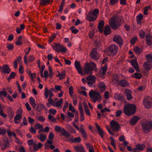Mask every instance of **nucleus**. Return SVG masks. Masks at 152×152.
Masks as SVG:
<instances>
[{
  "mask_svg": "<svg viewBox=\"0 0 152 152\" xmlns=\"http://www.w3.org/2000/svg\"><path fill=\"white\" fill-rule=\"evenodd\" d=\"M121 18L117 15H115L109 20V24L114 30L119 28L121 25Z\"/></svg>",
  "mask_w": 152,
  "mask_h": 152,
  "instance_id": "obj_1",
  "label": "nucleus"
},
{
  "mask_svg": "<svg viewBox=\"0 0 152 152\" xmlns=\"http://www.w3.org/2000/svg\"><path fill=\"white\" fill-rule=\"evenodd\" d=\"M136 107L135 105L128 104L124 107V112L125 115L129 116L134 114L135 112Z\"/></svg>",
  "mask_w": 152,
  "mask_h": 152,
  "instance_id": "obj_2",
  "label": "nucleus"
},
{
  "mask_svg": "<svg viewBox=\"0 0 152 152\" xmlns=\"http://www.w3.org/2000/svg\"><path fill=\"white\" fill-rule=\"evenodd\" d=\"M106 50L108 55L113 56L117 54L118 47L116 45L112 44L107 48Z\"/></svg>",
  "mask_w": 152,
  "mask_h": 152,
  "instance_id": "obj_3",
  "label": "nucleus"
},
{
  "mask_svg": "<svg viewBox=\"0 0 152 152\" xmlns=\"http://www.w3.org/2000/svg\"><path fill=\"white\" fill-rule=\"evenodd\" d=\"M89 95L93 102H95L97 101L99 102H100L101 97L98 92L91 91Z\"/></svg>",
  "mask_w": 152,
  "mask_h": 152,
  "instance_id": "obj_4",
  "label": "nucleus"
},
{
  "mask_svg": "<svg viewBox=\"0 0 152 152\" xmlns=\"http://www.w3.org/2000/svg\"><path fill=\"white\" fill-rule=\"evenodd\" d=\"M51 46L56 52L65 53L67 51V48L60 44L54 43V45H52Z\"/></svg>",
  "mask_w": 152,
  "mask_h": 152,
  "instance_id": "obj_5",
  "label": "nucleus"
},
{
  "mask_svg": "<svg viewBox=\"0 0 152 152\" xmlns=\"http://www.w3.org/2000/svg\"><path fill=\"white\" fill-rule=\"evenodd\" d=\"M143 132L145 133L149 132L152 129V122L147 121L142 124Z\"/></svg>",
  "mask_w": 152,
  "mask_h": 152,
  "instance_id": "obj_6",
  "label": "nucleus"
},
{
  "mask_svg": "<svg viewBox=\"0 0 152 152\" xmlns=\"http://www.w3.org/2000/svg\"><path fill=\"white\" fill-rule=\"evenodd\" d=\"M143 104L146 108H149L152 106V98L149 96L145 97L143 100Z\"/></svg>",
  "mask_w": 152,
  "mask_h": 152,
  "instance_id": "obj_7",
  "label": "nucleus"
},
{
  "mask_svg": "<svg viewBox=\"0 0 152 152\" xmlns=\"http://www.w3.org/2000/svg\"><path fill=\"white\" fill-rule=\"evenodd\" d=\"M55 129L57 132L61 133L60 134L61 136H67L69 135V133L64 128L60 126L56 125L55 126Z\"/></svg>",
  "mask_w": 152,
  "mask_h": 152,
  "instance_id": "obj_8",
  "label": "nucleus"
},
{
  "mask_svg": "<svg viewBox=\"0 0 152 152\" xmlns=\"http://www.w3.org/2000/svg\"><path fill=\"white\" fill-rule=\"evenodd\" d=\"M110 126L114 132H118L120 129V125L116 121H111L110 122Z\"/></svg>",
  "mask_w": 152,
  "mask_h": 152,
  "instance_id": "obj_9",
  "label": "nucleus"
},
{
  "mask_svg": "<svg viewBox=\"0 0 152 152\" xmlns=\"http://www.w3.org/2000/svg\"><path fill=\"white\" fill-rule=\"evenodd\" d=\"M113 41L119 45H121L123 43L122 37L119 35H114L113 38Z\"/></svg>",
  "mask_w": 152,
  "mask_h": 152,
  "instance_id": "obj_10",
  "label": "nucleus"
},
{
  "mask_svg": "<svg viewBox=\"0 0 152 152\" xmlns=\"http://www.w3.org/2000/svg\"><path fill=\"white\" fill-rule=\"evenodd\" d=\"M90 56L91 58L94 60H96L99 58V55L94 48H93L90 53Z\"/></svg>",
  "mask_w": 152,
  "mask_h": 152,
  "instance_id": "obj_11",
  "label": "nucleus"
},
{
  "mask_svg": "<svg viewBox=\"0 0 152 152\" xmlns=\"http://www.w3.org/2000/svg\"><path fill=\"white\" fill-rule=\"evenodd\" d=\"M75 66L78 73L81 75H83V73L80 62L77 61H75Z\"/></svg>",
  "mask_w": 152,
  "mask_h": 152,
  "instance_id": "obj_12",
  "label": "nucleus"
},
{
  "mask_svg": "<svg viewBox=\"0 0 152 152\" xmlns=\"http://www.w3.org/2000/svg\"><path fill=\"white\" fill-rule=\"evenodd\" d=\"M88 81L87 82L88 84L91 86L96 81V78L94 76L90 75L86 78Z\"/></svg>",
  "mask_w": 152,
  "mask_h": 152,
  "instance_id": "obj_13",
  "label": "nucleus"
},
{
  "mask_svg": "<svg viewBox=\"0 0 152 152\" xmlns=\"http://www.w3.org/2000/svg\"><path fill=\"white\" fill-rule=\"evenodd\" d=\"M84 71L85 73L90 74L92 73L93 69L88 63H86L84 66Z\"/></svg>",
  "mask_w": 152,
  "mask_h": 152,
  "instance_id": "obj_14",
  "label": "nucleus"
},
{
  "mask_svg": "<svg viewBox=\"0 0 152 152\" xmlns=\"http://www.w3.org/2000/svg\"><path fill=\"white\" fill-rule=\"evenodd\" d=\"M44 94L45 96V98L47 99L49 94V98H51L53 96V94L52 93V91L51 90H48L47 87H46L45 89Z\"/></svg>",
  "mask_w": 152,
  "mask_h": 152,
  "instance_id": "obj_15",
  "label": "nucleus"
},
{
  "mask_svg": "<svg viewBox=\"0 0 152 152\" xmlns=\"http://www.w3.org/2000/svg\"><path fill=\"white\" fill-rule=\"evenodd\" d=\"M0 70L3 73L9 74L11 71V70L9 67L7 65H5L2 67H0Z\"/></svg>",
  "mask_w": 152,
  "mask_h": 152,
  "instance_id": "obj_16",
  "label": "nucleus"
},
{
  "mask_svg": "<svg viewBox=\"0 0 152 152\" xmlns=\"http://www.w3.org/2000/svg\"><path fill=\"white\" fill-rule=\"evenodd\" d=\"M96 17L94 16L91 12H90L89 14L86 16V19L88 21L93 22L96 19Z\"/></svg>",
  "mask_w": 152,
  "mask_h": 152,
  "instance_id": "obj_17",
  "label": "nucleus"
},
{
  "mask_svg": "<svg viewBox=\"0 0 152 152\" xmlns=\"http://www.w3.org/2000/svg\"><path fill=\"white\" fill-rule=\"evenodd\" d=\"M130 63L132 66L134 68L137 72H139L140 71V70L138 66V64L136 61L134 60H132L131 61Z\"/></svg>",
  "mask_w": 152,
  "mask_h": 152,
  "instance_id": "obj_18",
  "label": "nucleus"
},
{
  "mask_svg": "<svg viewBox=\"0 0 152 152\" xmlns=\"http://www.w3.org/2000/svg\"><path fill=\"white\" fill-rule=\"evenodd\" d=\"M95 126L96 127L97 130L100 136L101 137L103 138L104 134V131L98 124L96 123L95 124Z\"/></svg>",
  "mask_w": 152,
  "mask_h": 152,
  "instance_id": "obj_19",
  "label": "nucleus"
},
{
  "mask_svg": "<svg viewBox=\"0 0 152 152\" xmlns=\"http://www.w3.org/2000/svg\"><path fill=\"white\" fill-rule=\"evenodd\" d=\"M119 85L122 87H126L129 86V83L125 80H122L118 82Z\"/></svg>",
  "mask_w": 152,
  "mask_h": 152,
  "instance_id": "obj_20",
  "label": "nucleus"
},
{
  "mask_svg": "<svg viewBox=\"0 0 152 152\" xmlns=\"http://www.w3.org/2000/svg\"><path fill=\"white\" fill-rule=\"evenodd\" d=\"M22 119L21 114H19L16 115L14 118V121L16 124H18Z\"/></svg>",
  "mask_w": 152,
  "mask_h": 152,
  "instance_id": "obj_21",
  "label": "nucleus"
},
{
  "mask_svg": "<svg viewBox=\"0 0 152 152\" xmlns=\"http://www.w3.org/2000/svg\"><path fill=\"white\" fill-rule=\"evenodd\" d=\"M63 102V99H60L59 100L57 101L56 102H55L54 103V105L53 106L56 107L57 108H59L61 109L62 107L61 104Z\"/></svg>",
  "mask_w": 152,
  "mask_h": 152,
  "instance_id": "obj_22",
  "label": "nucleus"
},
{
  "mask_svg": "<svg viewBox=\"0 0 152 152\" xmlns=\"http://www.w3.org/2000/svg\"><path fill=\"white\" fill-rule=\"evenodd\" d=\"M151 63L147 61L143 63V66L144 69L146 71H149L151 67Z\"/></svg>",
  "mask_w": 152,
  "mask_h": 152,
  "instance_id": "obj_23",
  "label": "nucleus"
},
{
  "mask_svg": "<svg viewBox=\"0 0 152 152\" xmlns=\"http://www.w3.org/2000/svg\"><path fill=\"white\" fill-rule=\"evenodd\" d=\"M140 118L138 117L133 116L131 119L130 123L132 125H135L137 122Z\"/></svg>",
  "mask_w": 152,
  "mask_h": 152,
  "instance_id": "obj_24",
  "label": "nucleus"
},
{
  "mask_svg": "<svg viewBox=\"0 0 152 152\" xmlns=\"http://www.w3.org/2000/svg\"><path fill=\"white\" fill-rule=\"evenodd\" d=\"M31 48L30 47H29L28 49L26 48L25 50V55L24 57V62L25 63L27 64V55L29 54V52L31 51Z\"/></svg>",
  "mask_w": 152,
  "mask_h": 152,
  "instance_id": "obj_25",
  "label": "nucleus"
},
{
  "mask_svg": "<svg viewBox=\"0 0 152 152\" xmlns=\"http://www.w3.org/2000/svg\"><path fill=\"white\" fill-rule=\"evenodd\" d=\"M74 147L77 152H86L84 148L82 145L74 146Z\"/></svg>",
  "mask_w": 152,
  "mask_h": 152,
  "instance_id": "obj_26",
  "label": "nucleus"
},
{
  "mask_svg": "<svg viewBox=\"0 0 152 152\" xmlns=\"http://www.w3.org/2000/svg\"><path fill=\"white\" fill-rule=\"evenodd\" d=\"M104 25V22L103 20H101L99 23L98 28L100 33L103 32V28Z\"/></svg>",
  "mask_w": 152,
  "mask_h": 152,
  "instance_id": "obj_27",
  "label": "nucleus"
},
{
  "mask_svg": "<svg viewBox=\"0 0 152 152\" xmlns=\"http://www.w3.org/2000/svg\"><path fill=\"white\" fill-rule=\"evenodd\" d=\"M37 107H35L36 110L37 111L40 112L44 108H45V106L42 104H37Z\"/></svg>",
  "mask_w": 152,
  "mask_h": 152,
  "instance_id": "obj_28",
  "label": "nucleus"
},
{
  "mask_svg": "<svg viewBox=\"0 0 152 152\" xmlns=\"http://www.w3.org/2000/svg\"><path fill=\"white\" fill-rule=\"evenodd\" d=\"M152 37H151L150 35L149 34H147L146 36V40L147 42V43L148 45H150L152 42Z\"/></svg>",
  "mask_w": 152,
  "mask_h": 152,
  "instance_id": "obj_29",
  "label": "nucleus"
},
{
  "mask_svg": "<svg viewBox=\"0 0 152 152\" xmlns=\"http://www.w3.org/2000/svg\"><path fill=\"white\" fill-rule=\"evenodd\" d=\"M111 30L110 26L107 25L105 27L104 33L105 35L109 34L111 33Z\"/></svg>",
  "mask_w": 152,
  "mask_h": 152,
  "instance_id": "obj_30",
  "label": "nucleus"
},
{
  "mask_svg": "<svg viewBox=\"0 0 152 152\" xmlns=\"http://www.w3.org/2000/svg\"><path fill=\"white\" fill-rule=\"evenodd\" d=\"M37 138L40 140L42 142H44L47 138V135L43 134H40L39 135L37 136Z\"/></svg>",
  "mask_w": 152,
  "mask_h": 152,
  "instance_id": "obj_31",
  "label": "nucleus"
},
{
  "mask_svg": "<svg viewBox=\"0 0 152 152\" xmlns=\"http://www.w3.org/2000/svg\"><path fill=\"white\" fill-rule=\"evenodd\" d=\"M70 141L73 143L77 142L79 143L81 141V139L80 137H76L75 138L72 137L70 139Z\"/></svg>",
  "mask_w": 152,
  "mask_h": 152,
  "instance_id": "obj_32",
  "label": "nucleus"
},
{
  "mask_svg": "<svg viewBox=\"0 0 152 152\" xmlns=\"http://www.w3.org/2000/svg\"><path fill=\"white\" fill-rule=\"evenodd\" d=\"M99 87L100 90L102 92L104 91L106 88V86L104 83L102 82H99Z\"/></svg>",
  "mask_w": 152,
  "mask_h": 152,
  "instance_id": "obj_33",
  "label": "nucleus"
},
{
  "mask_svg": "<svg viewBox=\"0 0 152 152\" xmlns=\"http://www.w3.org/2000/svg\"><path fill=\"white\" fill-rule=\"evenodd\" d=\"M83 105L84 106L85 112L86 114L87 115L90 116V115H91V113H90L88 105H87L86 103L85 102H83Z\"/></svg>",
  "mask_w": 152,
  "mask_h": 152,
  "instance_id": "obj_34",
  "label": "nucleus"
},
{
  "mask_svg": "<svg viewBox=\"0 0 152 152\" xmlns=\"http://www.w3.org/2000/svg\"><path fill=\"white\" fill-rule=\"evenodd\" d=\"M136 149L139 151H142L145 148V145L144 144H138L135 145Z\"/></svg>",
  "mask_w": 152,
  "mask_h": 152,
  "instance_id": "obj_35",
  "label": "nucleus"
},
{
  "mask_svg": "<svg viewBox=\"0 0 152 152\" xmlns=\"http://www.w3.org/2000/svg\"><path fill=\"white\" fill-rule=\"evenodd\" d=\"M29 100L30 104L31 106L34 109L36 105L34 99L32 97H31L30 98Z\"/></svg>",
  "mask_w": 152,
  "mask_h": 152,
  "instance_id": "obj_36",
  "label": "nucleus"
},
{
  "mask_svg": "<svg viewBox=\"0 0 152 152\" xmlns=\"http://www.w3.org/2000/svg\"><path fill=\"white\" fill-rule=\"evenodd\" d=\"M86 145L87 148L88 149L89 152H95L94 148L92 145L87 143Z\"/></svg>",
  "mask_w": 152,
  "mask_h": 152,
  "instance_id": "obj_37",
  "label": "nucleus"
},
{
  "mask_svg": "<svg viewBox=\"0 0 152 152\" xmlns=\"http://www.w3.org/2000/svg\"><path fill=\"white\" fill-rule=\"evenodd\" d=\"M22 37L20 35L18 37L17 41L15 42V44L17 45H21L23 44L22 41Z\"/></svg>",
  "mask_w": 152,
  "mask_h": 152,
  "instance_id": "obj_38",
  "label": "nucleus"
},
{
  "mask_svg": "<svg viewBox=\"0 0 152 152\" xmlns=\"http://www.w3.org/2000/svg\"><path fill=\"white\" fill-rule=\"evenodd\" d=\"M143 18V15L142 14H140L136 17L137 23L138 24H140L141 23V20Z\"/></svg>",
  "mask_w": 152,
  "mask_h": 152,
  "instance_id": "obj_39",
  "label": "nucleus"
},
{
  "mask_svg": "<svg viewBox=\"0 0 152 152\" xmlns=\"http://www.w3.org/2000/svg\"><path fill=\"white\" fill-rule=\"evenodd\" d=\"M132 77L137 79H140L142 77V75L139 73H135L132 75Z\"/></svg>",
  "mask_w": 152,
  "mask_h": 152,
  "instance_id": "obj_40",
  "label": "nucleus"
},
{
  "mask_svg": "<svg viewBox=\"0 0 152 152\" xmlns=\"http://www.w3.org/2000/svg\"><path fill=\"white\" fill-rule=\"evenodd\" d=\"M146 58L148 62L151 63L152 61V54L150 53L146 56Z\"/></svg>",
  "mask_w": 152,
  "mask_h": 152,
  "instance_id": "obj_41",
  "label": "nucleus"
},
{
  "mask_svg": "<svg viewBox=\"0 0 152 152\" xmlns=\"http://www.w3.org/2000/svg\"><path fill=\"white\" fill-rule=\"evenodd\" d=\"M53 142V141H51V140H48L45 145V148L46 149H48L49 148V145H51Z\"/></svg>",
  "mask_w": 152,
  "mask_h": 152,
  "instance_id": "obj_42",
  "label": "nucleus"
},
{
  "mask_svg": "<svg viewBox=\"0 0 152 152\" xmlns=\"http://www.w3.org/2000/svg\"><path fill=\"white\" fill-rule=\"evenodd\" d=\"M134 52L137 54H140L142 51V50L137 46L135 47L134 48Z\"/></svg>",
  "mask_w": 152,
  "mask_h": 152,
  "instance_id": "obj_43",
  "label": "nucleus"
},
{
  "mask_svg": "<svg viewBox=\"0 0 152 152\" xmlns=\"http://www.w3.org/2000/svg\"><path fill=\"white\" fill-rule=\"evenodd\" d=\"M107 66L106 64H105L104 66L101 68V72L102 73L103 75H104L105 74L107 71Z\"/></svg>",
  "mask_w": 152,
  "mask_h": 152,
  "instance_id": "obj_44",
  "label": "nucleus"
},
{
  "mask_svg": "<svg viewBox=\"0 0 152 152\" xmlns=\"http://www.w3.org/2000/svg\"><path fill=\"white\" fill-rule=\"evenodd\" d=\"M41 3L43 6H45L46 4H48L50 2H53V0H40Z\"/></svg>",
  "mask_w": 152,
  "mask_h": 152,
  "instance_id": "obj_45",
  "label": "nucleus"
},
{
  "mask_svg": "<svg viewBox=\"0 0 152 152\" xmlns=\"http://www.w3.org/2000/svg\"><path fill=\"white\" fill-rule=\"evenodd\" d=\"M48 118L49 120L51 121L52 122H54L56 121V118L51 115L49 114L48 115Z\"/></svg>",
  "mask_w": 152,
  "mask_h": 152,
  "instance_id": "obj_46",
  "label": "nucleus"
},
{
  "mask_svg": "<svg viewBox=\"0 0 152 152\" xmlns=\"http://www.w3.org/2000/svg\"><path fill=\"white\" fill-rule=\"evenodd\" d=\"M89 65L93 70H96V65L93 62L90 61Z\"/></svg>",
  "mask_w": 152,
  "mask_h": 152,
  "instance_id": "obj_47",
  "label": "nucleus"
},
{
  "mask_svg": "<svg viewBox=\"0 0 152 152\" xmlns=\"http://www.w3.org/2000/svg\"><path fill=\"white\" fill-rule=\"evenodd\" d=\"M61 75H60V77L59 78L60 80H62L64 79L66 75V72L64 70H62L61 73Z\"/></svg>",
  "mask_w": 152,
  "mask_h": 152,
  "instance_id": "obj_48",
  "label": "nucleus"
},
{
  "mask_svg": "<svg viewBox=\"0 0 152 152\" xmlns=\"http://www.w3.org/2000/svg\"><path fill=\"white\" fill-rule=\"evenodd\" d=\"M69 110L74 113H76V112H77L75 110L74 107L73 106L72 104H70L69 105Z\"/></svg>",
  "mask_w": 152,
  "mask_h": 152,
  "instance_id": "obj_49",
  "label": "nucleus"
},
{
  "mask_svg": "<svg viewBox=\"0 0 152 152\" xmlns=\"http://www.w3.org/2000/svg\"><path fill=\"white\" fill-rule=\"evenodd\" d=\"M99 12V10L98 9H95L94 10L92 13L94 16L96 17V18Z\"/></svg>",
  "mask_w": 152,
  "mask_h": 152,
  "instance_id": "obj_50",
  "label": "nucleus"
},
{
  "mask_svg": "<svg viewBox=\"0 0 152 152\" xmlns=\"http://www.w3.org/2000/svg\"><path fill=\"white\" fill-rule=\"evenodd\" d=\"M151 8V6H148L145 7H144V11L143 13L144 15H147L148 14L147 11Z\"/></svg>",
  "mask_w": 152,
  "mask_h": 152,
  "instance_id": "obj_51",
  "label": "nucleus"
},
{
  "mask_svg": "<svg viewBox=\"0 0 152 152\" xmlns=\"http://www.w3.org/2000/svg\"><path fill=\"white\" fill-rule=\"evenodd\" d=\"M70 30L72 31V32L74 34H77L79 31V30L75 28V27L72 26L70 28Z\"/></svg>",
  "mask_w": 152,
  "mask_h": 152,
  "instance_id": "obj_52",
  "label": "nucleus"
},
{
  "mask_svg": "<svg viewBox=\"0 0 152 152\" xmlns=\"http://www.w3.org/2000/svg\"><path fill=\"white\" fill-rule=\"evenodd\" d=\"M139 34L140 37L142 39L144 38L145 35V32L143 30H140L139 32Z\"/></svg>",
  "mask_w": 152,
  "mask_h": 152,
  "instance_id": "obj_53",
  "label": "nucleus"
},
{
  "mask_svg": "<svg viewBox=\"0 0 152 152\" xmlns=\"http://www.w3.org/2000/svg\"><path fill=\"white\" fill-rule=\"evenodd\" d=\"M80 132L81 133V134L82 135L83 138L85 140H86L87 137V133L85 130L80 131Z\"/></svg>",
  "mask_w": 152,
  "mask_h": 152,
  "instance_id": "obj_54",
  "label": "nucleus"
},
{
  "mask_svg": "<svg viewBox=\"0 0 152 152\" xmlns=\"http://www.w3.org/2000/svg\"><path fill=\"white\" fill-rule=\"evenodd\" d=\"M6 130L4 128H0V134L4 135L6 134Z\"/></svg>",
  "mask_w": 152,
  "mask_h": 152,
  "instance_id": "obj_55",
  "label": "nucleus"
},
{
  "mask_svg": "<svg viewBox=\"0 0 152 152\" xmlns=\"http://www.w3.org/2000/svg\"><path fill=\"white\" fill-rule=\"evenodd\" d=\"M69 93L70 96H72L74 94L73 87L72 86H71L69 87Z\"/></svg>",
  "mask_w": 152,
  "mask_h": 152,
  "instance_id": "obj_56",
  "label": "nucleus"
},
{
  "mask_svg": "<svg viewBox=\"0 0 152 152\" xmlns=\"http://www.w3.org/2000/svg\"><path fill=\"white\" fill-rule=\"evenodd\" d=\"M119 0H110V3L112 5H114L117 4Z\"/></svg>",
  "mask_w": 152,
  "mask_h": 152,
  "instance_id": "obj_57",
  "label": "nucleus"
},
{
  "mask_svg": "<svg viewBox=\"0 0 152 152\" xmlns=\"http://www.w3.org/2000/svg\"><path fill=\"white\" fill-rule=\"evenodd\" d=\"M110 140H111L110 144L111 145L113 146L114 148L115 149L116 148V146L115 145V140L112 137H111L110 138Z\"/></svg>",
  "mask_w": 152,
  "mask_h": 152,
  "instance_id": "obj_58",
  "label": "nucleus"
},
{
  "mask_svg": "<svg viewBox=\"0 0 152 152\" xmlns=\"http://www.w3.org/2000/svg\"><path fill=\"white\" fill-rule=\"evenodd\" d=\"M6 47L9 50H13L14 48V46L13 44H8L7 45Z\"/></svg>",
  "mask_w": 152,
  "mask_h": 152,
  "instance_id": "obj_59",
  "label": "nucleus"
},
{
  "mask_svg": "<svg viewBox=\"0 0 152 152\" xmlns=\"http://www.w3.org/2000/svg\"><path fill=\"white\" fill-rule=\"evenodd\" d=\"M68 102L66 101V102L65 103H64V106L63 108V111L65 113L66 112V110L68 107Z\"/></svg>",
  "mask_w": 152,
  "mask_h": 152,
  "instance_id": "obj_60",
  "label": "nucleus"
},
{
  "mask_svg": "<svg viewBox=\"0 0 152 152\" xmlns=\"http://www.w3.org/2000/svg\"><path fill=\"white\" fill-rule=\"evenodd\" d=\"M54 137V134L52 132H50L48 136V138L50 140H52Z\"/></svg>",
  "mask_w": 152,
  "mask_h": 152,
  "instance_id": "obj_61",
  "label": "nucleus"
},
{
  "mask_svg": "<svg viewBox=\"0 0 152 152\" xmlns=\"http://www.w3.org/2000/svg\"><path fill=\"white\" fill-rule=\"evenodd\" d=\"M15 76V73L14 72H12L9 77L8 79H10L12 78H14Z\"/></svg>",
  "mask_w": 152,
  "mask_h": 152,
  "instance_id": "obj_62",
  "label": "nucleus"
},
{
  "mask_svg": "<svg viewBox=\"0 0 152 152\" xmlns=\"http://www.w3.org/2000/svg\"><path fill=\"white\" fill-rule=\"evenodd\" d=\"M113 80L114 81L115 83L118 82L119 81V79L117 75H114Z\"/></svg>",
  "mask_w": 152,
  "mask_h": 152,
  "instance_id": "obj_63",
  "label": "nucleus"
},
{
  "mask_svg": "<svg viewBox=\"0 0 152 152\" xmlns=\"http://www.w3.org/2000/svg\"><path fill=\"white\" fill-rule=\"evenodd\" d=\"M30 132L32 133L35 134L36 132V129L32 127H31L29 129Z\"/></svg>",
  "mask_w": 152,
  "mask_h": 152,
  "instance_id": "obj_64",
  "label": "nucleus"
}]
</instances>
